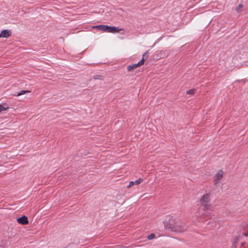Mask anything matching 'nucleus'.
I'll return each mask as SVG.
<instances>
[{"mask_svg": "<svg viewBox=\"0 0 248 248\" xmlns=\"http://www.w3.org/2000/svg\"><path fill=\"white\" fill-rule=\"evenodd\" d=\"M210 194L206 193L201 198L200 202L201 204L203 206V210L204 211H207L211 206V205L208 204L210 201Z\"/></svg>", "mask_w": 248, "mask_h": 248, "instance_id": "f257e3e1", "label": "nucleus"}, {"mask_svg": "<svg viewBox=\"0 0 248 248\" xmlns=\"http://www.w3.org/2000/svg\"><path fill=\"white\" fill-rule=\"evenodd\" d=\"M121 31H124L123 28H119L117 27L110 26L104 25L103 31L108 32L111 33L118 32Z\"/></svg>", "mask_w": 248, "mask_h": 248, "instance_id": "f03ea898", "label": "nucleus"}, {"mask_svg": "<svg viewBox=\"0 0 248 248\" xmlns=\"http://www.w3.org/2000/svg\"><path fill=\"white\" fill-rule=\"evenodd\" d=\"M176 222V219L171 217L169 220L168 221L166 222L165 224V227L166 229H168L170 231L172 232L173 229H177V226H175L174 224Z\"/></svg>", "mask_w": 248, "mask_h": 248, "instance_id": "7ed1b4c3", "label": "nucleus"}, {"mask_svg": "<svg viewBox=\"0 0 248 248\" xmlns=\"http://www.w3.org/2000/svg\"><path fill=\"white\" fill-rule=\"evenodd\" d=\"M224 172L222 170H219L217 173H216L214 176V184L217 185L218 181L223 177Z\"/></svg>", "mask_w": 248, "mask_h": 248, "instance_id": "20e7f679", "label": "nucleus"}, {"mask_svg": "<svg viewBox=\"0 0 248 248\" xmlns=\"http://www.w3.org/2000/svg\"><path fill=\"white\" fill-rule=\"evenodd\" d=\"M17 221L19 224L22 225H27L29 224L28 217L26 216H22L17 219Z\"/></svg>", "mask_w": 248, "mask_h": 248, "instance_id": "39448f33", "label": "nucleus"}, {"mask_svg": "<svg viewBox=\"0 0 248 248\" xmlns=\"http://www.w3.org/2000/svg\"><path fill=\"white\" fill-rule=\"evenodd\" d=\"M11 35L10 30H4L0 33V38H8Z\"/></svg>", "mask_w": 248, "mask_h": 248, "instance_id": "423d86ee", "label": "nucleus"}, {"mask_svg": "<svg viewBox=\"0 0 248 248\" xmlns=\"http://www.w3.org/2000/svg\"><path fill=\"white\" fill-rule=\"evenodd\" d=\"M141 63V62H139L137 63L128 65L127 67V71L130 72L131 70L136 69L138 67L141 66L142 64Z\"/></svg>", "mask_w": 248, "mask_h": 248, "instance_id": "0eeeda50", "label": "nucleus"}, {"mask_svg": "<svg viewBox=\"0 0 248 248\" xmlns=\"http://www.w3.org/2000/svg\"><path fill=\"white\" fill-rule=\"evenodd\" d=\"M143 181V179L141 178H139L138 180L135 181H130L129 182V185L127 186L128 188H130L132 186H134V185H139Z\"/></svg>", "mask_w": 248, "mask_h": 248, "instance_id": "6e6552de", "label": "nucleus"}, {"mask_svg": "<svg viewBox=\"0 0 248 248\" xmlns=\"http://www.w3.org/2000/svg\"><path fill=\"white\" fill-rule=\"evenodd\" d=\"M148 57L149 52L148 51H147L143 54L142 58L141 60L140 61V62H141V64H142V65L144 64L145 61H146L148 59Z\"/></svg>", "mask_w": 248, "mask_h": 248, "instance_id": "1a4fd4ad", "label": "nucleus"}, {"mask_svg": "<svg viewBox=\"0 0 248 248\" xmlns=\"http://www.w3.org/2000/svg\"><path fill=\"white\" fill-rule=\"evenodd\" d=\"M175 226H177V229H173L172 232H182L184 231V228L180 225H179L178 222L176 221V222L174 224Z\"/></svg>", "mask_w": 248, "mask_h": 248, "instance_id": "9d476101", "label": "nucleus"}, {"mask_svg": "<svg viewBox=\"0 0 248 248\" xmlns=\"http://www.w3.org/2000/svg\"><path fill=\"white\" fill-rule=\"evenodd\" d=\"M31 93V91L29 90H21L20 92L17 93L16 96H18L21 95H23L26 93Z\"/></svg>", "mask_w": 248, "mask_h": 248, "instance_id": "9b49d317", "label": "nucleus"}, {"mask_svg": "<svg viewBox=\"0 0 248 248\" xmlns=\"http://www.w3.org/2000/svg\"><path fill=\"white\" fill-rule=\"evenodd\" d=\"M93 78L94 79H100L101 80H103V79H104L103 76H102V75H95L93 76Z\"/></svg>", "mask_w": 248, "mask_h": 248, "instance_id": "f8f14e48", "label": "nucleus"}, {"mask_svg": "<svg viewBox=\"0 0 248 248\" xmlns=\"http://www.w3.org/2000/svg\"><path fill=\"white\" fill-rule=\"evenodd\" d=\"M196 92V89H191L186 91V93L188 94H194Z\"/></svg>", "mask_w": 248, "mask_h": 248, "instance_id": "ddd939ff", "label": "nucleus"}, {"mask_svg": "<svg viewBox=\"0 0 248 248\" xmlns=\"http://www.w3.org/2000/svg\"><path fill=\"white\" fill-rule=\"evenodd\" d=\"M103 26H104V25H96V26H93V29H97L98 30L103 31Z\"/></svg>", "mask_w": 248, "mask_h": 248, "instance_id": "4468645a", "label": "nucleus"}, {"mask_svg": "<svg viewBox=\"0 0 248 248\" xmlns=\"http://www.w3.org/2000/svg\"><path fill=\"white\" fill-rule=\"evenodd\" d=\"M5 107L3 105L0 104V112L2 110H6L9 108V107L6 105Z\"/></svg>", "mask_w": 248, "mask_h": 248, "instance_id": "2eb2a0df", "label": "nucleus"}, {"mask_svg": "<svg viewBox=\"0 0 248 248\" xmlns=\"http://www.w3.org/2000/svg\"><path fill=\"white\" fill-rule=\"evenodd\" d=\"M155 237V235L154 233H151L147 237L148 240H152Z\"/></svg>", "mask_w": 248, "mask_h": 248, "instance_id": "dca6fc26", "label": "nucleus"}, {"mask_svg": "<svg viewBox=\"0 0 248 248\" xmlns=\"http://www.w3.org/2000/svg\"><path fill=\"white\" fill-rule=\"evenodd\" d=\"M243 7V5L241 4H239L237 7L236 8V11L237 13H239L241 11V8Z\"/></svg>", "mask_w": 248, "mask_h": 248, "instance_id": "f3484780", "label": "nucleus"}, {"mask_svg": "<svg viewBox=\"0 0 248 248\" xmlns=\"http://www.w3.org/2000/svg\"><path fill=\"white\" fill-rule=\"evenodd\" d=\"M244 235L245 236H248V234H247L246 233H245L244 234Z\"/></svg>", "mask_w": 248, "mask_h": 248, "instance_id": "a211bd4d", "label": "nucleus"}, {"mask_svg": "<svg viewBox=\"0 0 248 248\" xmlns=\"http://www.w3.org/2000/svg\"><path fill=\"white\" fill-rule=\"evenodd\" d=\"M209 214V213L208 212H207V213H205V216H207L208 214Z\"/></svg>", "mask_w": 248, "mask_h": 248, "instance_id": "6ab92c4d", "label": "nucleus"}]
</instances>
